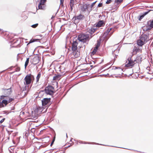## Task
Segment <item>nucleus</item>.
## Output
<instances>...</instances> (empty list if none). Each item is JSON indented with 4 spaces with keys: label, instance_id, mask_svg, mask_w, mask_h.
Returning <instances> with one entry per match:
<instances>
[{
    "label": "nucleus",
    "instance_id": "1",
    "mask_svg": "<svg viewBox=\"0 0 153 153\" xmlns=\"http://www.w3.org/2000/svg\"><path fill=\"white\" fill-rule=\"evenodd\" d=\"M92 36L89 35L87 33L81 34L78 36V39L80 42L85 43L88 41L92 37Z\"/></svg>",
    "mask_w": 153,
    "mask_h": 153
},
{
    "label": "nucleus",
    "instance_id": "2",
    "mask_svg": "<svg viewBox=\"0 0 153 153\" xmlns=\"http://www.w3.org/2000/svg\"><path fill=\"white\" fill-rule=\"evenodd\" d=\"M45 93L52 97L55 93L54 88L52 86L48 85L45 89Z\"/></svg>",
    "mask_w": 153,
    "mask_h": 153
},
{
    "label": "nucleus",
    "instance_id": "3",
    "mask_svg": "<svg viewBox=\"0 0 153 153\" xmlns=\"http://www.w3.org/2000/svg\"><path fill=\"white\" fill-rule=\"evenodd\" d=\"M2 91L4 95L0 96L1 100L4 99L5 97H8L10 94L12 92L11 88L8 89H3Z\"/></svg>",
    "mask_w": 153,
    "mask_h": 153
},
{
    "label": "nucleus",
    "instance_id": "4",
    "mask_svg": "<svg viewBox=\"0 0 153 153\" xmlns=\"http://www.w3.org/2000/svg\"><path fill=\"white\" fill-rule=\"evenodd\" d=\"M84 18V15L80 14L77 16L74 17L72 19V21L75 24H76L82 20Z\"/></svg>",
    "mask_w": 153,
    "mask_h": 153
},
{
    "label": "nucleus",
    "instance_id": "5",
    "mask_svg": "<svg viewBox=\"0 0 153 153\" xmlns=\"http://www.w3.org/2000/svg\"><path fill=\"white\" fill-rule=\"evenodd\" d=\"M88 4L84 3L80 5V9L82 12L85 13L88 10Z\"/></svg>",
    "mask_w": 153,
    "mask_h": 153
},
{
    "label": "nucleus",
    "instance_id": "6",
    "mask_svg": "<svg viewBox=\"0 0 153 153\" xmlns=\"http://www.w3.org/2000/svg\"><path fill=\"white\" fill-rule=\"evenodd\" d=\"M51 98H45L42 101V104L43 106L47 105L48 106L50 105Z\"/></svg>",
    "mask_w": 153,
    "mask_h": 153
},
{
    "label": "nucleus",
    "instance_id": "7",
    "mask_svg": "<svg viewBox=\"0 0 153 153\" xmlns=\"http://www.w3.org/2000/svg\"><path fill=\"white\" fill-rule=\"evenodd\" d=\"M128 63L125 65V67H131L133 66L135 63L134 61L132 60L131 58H128L127 59Z\"/></svg>",
    "mask_w": 153,
    "mask_h": 153
},
{
    "label": "nucleus",
    "instance_id": "8",
    "mask_svg": "<svg viewBox=\"0 0 153 153\" xmlns=\"http://www.w3.org/2000/svg\"><path fill=\"white\" fill-rule=\"evenodd\" d=\"M141 40L146 43L149 40V34H144L142 35L140 37Z\"/></svg>",
    "mask_w": 153,
    "mask_h": 153
},
{
    "label": "nucleus",
    "instance_id": "9",
    "mask_svg": "<svg viewBox=\"0 0 153 153\" xmlns=\"http://www.w3.org/2000/svg\"><path fill=\"white\" fill-rule=\"evenodd\" d=\"M26 85H29L31 83V77L30 74L27 75L24 79Z\"/></svg>",
    "mask_w": 153,
    "mask_h": 153
},
{
    "label": "nucleus",
    "instance_id": "10",
    "mask_svg": "<svg viewBox=\"0 0 153 153\" xmlns=\"http://www.w3.org/2000/svg\"><path fill=\"white\" fill-rule=\"evenodd\" d=\"M148 27L146 29V30H150L152 28H153V19L152 21H149L147 22Z\"/></svg>",
    "mask_w": 153,
    "mask_h": 153
},
{
    "label": "nucleus",
    "instance_id": "11",
    "mask_svg": "<svg viewBox=\"0 0 153 153\" xmlns=\"http://www.w3.org/2000/svg\"><path fill=\"white\" fill-rule=\"evenodd\" d=\"M39 62V58L37 57H35L32 59V63L34 65H36Z\"/></svg>",
    "mask_w": 153,
    "mask_h": 153
},
{
    "label": "nucleus",
    "instance_id": "12",
    "mask_svg": "<svg viewBox=\"0 0 153 153\" xmlns=\"http://www.w3.org/2000/svg\"><path fill=\"white\" fill-rule=\"evenodd\" d=\"M140 51H141L139 48H137L136 46H134L132 50V54L135 55L138 52Z\"/></svg>",
    "mask_w": 153,
    "mask_h": 153
},
{
    "label": "nucleus",
    "instance_id": "13",
    "mask_svg": "<svg viewBox=\"0 0 153 153\" xmlns=\"http://www.w3.org/2000/svg\"><path fill=\"white\" fill-rule=\"evenodd\" d=\"M104 25V23L103 21L100 20L97 23L96 26L97 27H99L103 26Z\"/></svg>",
    "mask_w": 153,
    "mask_h": 153
},
{
    "label": "nucleus",
    "instance_id": "14",
    "mask_svg": "<svg viewBox=\"0 0 153 153\" xmlns=\"http://www.w3.org/2000/svg\"><path fill=\"white\" fill-rule=\"evenodd\" d=\"M73 51L72 52V55H73L75 58H76L78 57L80 53L79 52L76 50L75 51Z\"/></svg>",
    "mask_w": 153,
    "mask_h": 153
},
{
    "label": "nucleus",
    "instance_id": "15",
    "mask_svg": "<svg viewBox=\"0 0 153 153\" xmlns=\"http://www.w3.org/2000/svg\"><path fill=\"white\" fill-rule=\"evenodd\" d=\"M77 43L76 41H74L72 45V50L75 51L76 50L77 48Z\"/></svg>",
    "mask_w": 153,
    "mask_h": 153
},
{
    "label": "nucleus",
    "instance_id": "16",
    "mask_svg": "<svg viewBox=\"0 0 153 153\" xmlns=\"http://www.w3.org/2000/svg\"><path fill=\"white\" fill-rule=\"evenodd\" d=\"M137 45L140 46H142L144 44H145L143 41L141 40L140 37V39L137 40Z\"/></svg>",
    "mask_w": 153,
    "mask_h": 153
},
{
    "label": "nucleus",
    "instance_id": "17",
    "mask_svg": "<svg viewBox=\"0 0 153 153\" xmlns=\"http://www.w3.org/2000/svg\"><path fill=\"white\" fill-rule=\"evenodd\" d=\"M95 31V30L94 29L91 28L89 29L88 32H87L86 33H88V34L89 35L92 36V35L94 33Z\"/></svg>",
    "mask_w": 153,
    "mask_h": 153
},
{
    "label": "nucleus",
    "instance_id": "18",
    "mask_svg": "<svg viewBox=\"0 0 153 153\" xmlns=\"http://www.w3.org/2000/svg\"><path fill=\"white\" fill-rule=\"evenodd\" d=\"M142 57L140 56H137L134 60V62H135L137 63H140L141 62Z\"/></svg>",
    "mask_w": 153,
    "mask_h": 153
},
{
    "label": "nucleus",
    "instance_id": "19",
    "mask_svg": "<svg viewBox=\"0 0 153 153\" xmlns=\"http://www.w3.org/2000/svg\"><path fill=\"white\" fill-rule=\"evenodd\" d=\"M61 76L62 75L60 74L56 75L53 76V79L54 80H58L61 78Z\"/></svg>",
    "mask_w": 153,
    "mask_h": 153
},
{
    "label": "nucleus",
    "instance_id": "20",
    "mask_svg": "<svg viewBox=\"0 0 153 153\" xmlns=\"http://www.w3.org/2000/svg\"><path fill=\"white\" fill-rule=\"evenodd\" d=\"M111 29V28H108L106 32H105V33H104L103 36H106L108 34L109 32L110 31Z\"/></svg>",
    "mask_w": 153,
    "mask_h": 153
},
{
    "label": "nucleus",
    "instance_id": "21",
    "mask_svg": "<svg viewBox=\"0 0 153 153\" xmlns=\"http://www.w3.org/2000/svg\"><path fill=\"white\" fill-rule=\"evenodd\" d=\"M38 7L39 9L44 10L45 9V6L44 5L41 4H39L38 5Z\"/></svg>",
    "mask_w": 153,
    "mask_h": 153
},
{
    "label": "nucleus",
    "instance_id": "22",
    "mask_svg": "<svg viewBox=\"0 0 153 153\" xmlns=\"http://www.w3.org/2000/svg\"><path fill=\"white\" fill-rule=\"evenodd\" d=\"M41 76V74L40 72L38 73L36 77V82H38L39 81V79L40 77Z\"/></svg>",
    "mask_w": 153,
    "mask_h": 153
},
{
    "label": "nucleus",
    "instance_id": "23",
    "mask_svg": "<svg viewBox=\"0 0 153 153\" xmlns=\"http://www.w3.org/2000/svg\"><path fill=\"white\" fill-rule=\"evenodd\" d=\"M29 61V58L28 57L27 58L25 62V68L28 65Z\"/></svg>",
    "mask_w": 153,
    "mask_h": 153
},
{
    "label": "nucleus",
    "instance_id": "24",
    "mask_svg": "<svg viewBox=\"0 0 153 153\" xmlns=\"http://www.w3.org/2000/svg\"><path fill=\"white\" fill-rule=\"evenodd\" d=\"M1 102L2 104H4L5 105L4 106H6L9 102L7 100H4V99Z\"/></svg>",
    "mask_w": 153,
    "mask_h": 153
},
{
    "label": "nucleus",
    "instance_id": "25",
    "mask_svg": "<svg viewBox=\"0 0 153 153\" xmlns=\"http://www.w3.org/2000/svg\"><path fill=\"white\" fill-rule=\"evenodd\" d=\"M123 0H115V3L117 4H119L123 2Z\"/></svg>",
    "mask_w": 153,
    "mask_h": 153
},
{
    "label": "nucleus",
    "instance_id": "26",
    "mask_svg": "<svg viewBox=\"0 0 153 153\" xmlns=\"http://www.w3.org/2000/svg\"><path fill=\"white\" fill-rule=\"evenodd\" d=\"M97 48H94L91 53V54L93 55L94 54L97 52Z\"/></svg>",
    "mask_w": 153,
    "mask_h": 153
},
{
    "label": "nucleus",
    "instance_id": "27",
    "mask_svg": "<svg viewBox=\"0 0 153 153\" xmlns=\"http://www.w3.org/2000/svg\"><path fill=\"white\" fill-rule=\"evenodd\" d=\"M45 1V0H41L39 4H41L42 5H44V3Z\"/></svg>",
    "mask_w": 153,
    "mask_h": 153
},
{
    "label": "nucleus",
    "instance_id": "28",
    "mask_svg": "<svg viewBox=\"0 0 153 153\" xmlns=\"http://www.w3.org/2000/svg\"><path fill=\"white\" fill-rule=\"evenodd\" d=\"M38 23H36L35 24L32 25L31 26L33 28H35L36 27L38 26Z\"/></svg>",
    "mask_w": 153,
    "mask_h": 153
},
{
    "label": "nucleus",
    "instance_id": "29",
    "mask_svg": "<svg viewBox=\"0 0 153 153\" xmlns=\"http://www.w3.org/2000/svg\"><path fill=\"white\" fill-rule=\"evenodd\" d=\"M70 5H71L72 6L74 5V1H70Z\"/></svg>",
    "mask_w": 153,
    "mask_h": 153
},
{
    "label": "nucleus",
    "instance_id": "30",
    "mask_svg": "<svg viewBox=\"0 0 153 153\" xmlns=\"http://www.w3.org/2000/svg\"><path fill=\"white\" fill-rule=\"evenodd\" d=\"M150 10H149L148 11L145 12L144 13H143V14L144 16H146V15H147L148 13L149 12V11Z\"/></svg>",
    "mask_w": 153,
    "mask_h": 153
},
{
    "label": "nucleus",
    "instance_id": "31",
    "mask_svg": "<svg viewBox=\"0 0 153 153\" xmlns=\"http://www.w3.org/2000/svg\"><path fill=\"white\" fill-rule=\"evenodd\" d=\"M55 137H54V138H53V139L52 142L51 143V144H50V146H52L53 145V143H54V142L55 141Z\"/></svg>",
    "mask_w": 153,
    "mask_h": 153
},
{
    "label": "nucleus",
    "instance_id": "32",
    "mask_svg": "<svg viewBox=\"0 0 153 153\" xmlns=\"http://www.w3.org/2000/svg\"><path fill=\"white\" fill-rule=\"evenodd\" d=\"M64 0H60V5L62 6L63 5V3Z\"/></svg>",
    "mask_w": 153,
    "mask_h": 153
},
{
    "label": "nucleus",
    "instance_id": "33",
    "mask_svg": "<svg viewBox=\"0 0 153 153\" xmlns=\"http://www.w3.org/2000/svg\"><path fill=\"white\" fill-rule=\"evenodd\" d=\"M144 17V16H143V14L141 15V16H140V18L139 19V20H140L142 19Z\"/></svg>",
    "mask_w": 153,
    "mask_h": 153
},
{
    "label": "nucleus",
    "instance_id": "34",
    "mask_svg": "<svg viewBox=\"0 0 153 153\" xmlns=\"http://www.w3.org/2000/svg\"><path fill=\"white\" fill-rule=\"evenodd\" d=\"M4 107V105L2 104L1 102H0V108L2 107Z\"/></svg>",
    "mask_w": 153,
    "mask_h": 153
},
{
    "label": "nucleus",
    "instance_id": "35",
    "mask_svg": "<svg viewBox=\"0 0 153 153\" xmlns=\"http://www.w3.org/2000/svg\"><path fill=\"white\" fill-rule=\"evenodd\" d=\"M20 71V68L19 67L16 68L15 69V71Z\"/></svg>",
    "mask_w": 153,
    "mask_h": 153
},
{
    "label": "nucleus",
    "instance_id": "36",
    "mask_svg": "<svg viewBox=\"0 0 153 153\" xmlns=\"http://www.w3.org/2000/svg\"><path fill=\"white\" fill-rule=\"evenodd\" d=\"M111 2V0H107V1L106 2V3L107 4H109Z\"/></svg>",
    "mask_w": 153,
    "mask_h": 153
},
{
    "label": "nucleus",
    "instance_id": "37",
    "mask_svg": "<svg viewBox=\"0 0 153 153\" xmlns=\"http://www.w3.org/2000/svg\"><path fill=\"white\" fill-rule=\"evenodd\" d=\"M37 40L38 39H33V40H30V41L29 42V43H31L34 42L36 40Z\"/></svg>",
    "mask_w": 153,
    "mask_h": 153
},
{
    "label": "nucleus",
    "instance_id": "38",
    "mask_svg": "<svg viewBox=\"0 0 153 153\" xmlns=\"http://www.w3.org/2000/svg\"><path fill=\"white\" fill-rule=\"evenodd\" d=\"M119 51V49H116V50H114V51H112V54H114V52L115 51Z\"/></svg>",
    "mask_w": 153,
    "mask_h": 153
},
{
    "label": "nucleus",
    "instance_id": "39",
    "mask_svg": "<svg viewBox=\"0 0 153 153\" xmlns=\"http://www.w3.org/2000/svg\"><path fill=\"white\" fill-rule=\"evenodd\" d=\"M96 2V1H95L93 3H92L91 4V7H92L94 5V4H95Z\"/></svg>",
    "mask_w": 153,
    "mask_h": 153
},
{
    "label": "nucleus",
    "instance_id": "40",
    "mask_svg": "<svg viewBox=\"0 0 153 153\" xmlns=\"http://www.w3.org/2000/svg\"><path fill=\"white\" fill-rule=\"evenodd\" d=\"M5 120V118H4L2 120H1V121H0V123H2L4 121V120Z\"/></svg>",
    "mask_w": 153,
    "mask_h": 153
},
{
    "label": "nucleus",
    "instance_id": "41",
    "mask_svg": "<svg viewBox=\"0 0 153 153\" xmlns=\"http://www.w3.org/2000/svg\"><path fill=\"white\" fill-rule=\"evenodd\" d=\"M102 5V3H100L98 4V6L99 7H101Z\"/></svg>",
    "mask_w": 153,
    "mask_h": 153
},
{
    "label": "nucleus",
    "instance_id": "42",
    "mask_svg": "<svg viewBox=\"0 0 153 153\" xmlns=\"http://www.w3.org/2000/svg\"><path fill=\"white\" fill-rule=\"evenodd\" d=\"M13 100V99L12 98L9 99V100L8 101V102L9 103L10 102L12 101Z\"/></svg>",
    "mask_w": 153,
    "mask_h": 153
},
{
    "label": "nucleus",
    "instance_id": "43",
    "mask_svg": "<svg viewBox=\"0 0 153 153\" xmlns=\"http://www.w3.org/2000/svg\"><path fill=\"white\" fill-rule=\"evenodd\" d=\"M82 143L84 144H90L89 143L86 142H83Z\"/></svg>",
    "mask_w": 153,
    "mask_h": 153
},
{
    "label": "nucleus",
    "instance_id": "44",
    "mask_svg": "<svg viewBox=\"0 0 153 153\" xmlns=\"http://www.w3.org/2000/svg\"><path fill=\"white\" fill-rule=\"evenodd\" d=\"M99 45H98V44H97L95 48H97V50L98 48V47H99Z\"/></svg>",
    "mask_w": 153,
    "mask_h": 153
},
{
    "label": "nucleus",
    "instance_id": "45",
    "mask_svg": "<svg viewBox=\"0 0 153 153\" xmlns=\"http://www.w3.org/2000/svg\"><path fill=\"white\" fill-rule=\"evenodd\" d=\"M74 5H73L72 6L71 5H70V7H71V10L73 9V7H74Z\"/></svg>",
    "mask_w": 153,
    "mask_h": 153
},
{
    "label": "nucleus",
    "instance_id": "46",
    "mask_svg": "<svg viewBox=\"0 0 153 153\" xmlns=\"http://www.w3.org/2000/svg\"><path fill=\"white\" fill-rule=\"evenodd\" d=\"M79 143H83V142L82 141H79Z\"/></svg>",
    "mask_w": 153,
    "mask_h": 153
},
{
    "label": "nucleus",
    "instance_id": "47",
    "mask_svg": "<svg viewBox=\"0 0 153 153\" xmlns=\"http://www.w3.org/2000/svg\"><path fill=\"white\" fill-rule=\"evenodd\" d=\"M54 16H53L51 18V19H53L54 18Z\"/></svg>",
    "mask_w": 153,
    "mask_h": 153
},
{
    "label": "nucleus",
    "instance_id": "48",
    "mask_svg": "<svg viewBox=\"0 0 153 153\" xmlns=\"http://www.w3.org/2000/svg\"><path fill=\"white\" fill-rule=\"evenodd\" d=\"M118 68L121 71H122V69H121V68Z\"/></svg>",
    "mask_w": 153,
    "mask_h": 153
},
{
    "label": "nucleus",
    "instance_id": "49",
    "mask_svg": "<svg viewBox=\"0 0 153 153\" xmlns=\"http://www.w3.org/2000/svg\"><path fill=\"white\" fill-rule=\"evenodd\" d=\"M96 144H98V145H103L102 144H99L98 143H95Z\"/></svg>",
    "mask_w": 153,
    "mask_h": 153
},
{
    "label": "nucleus",
    "instance_id": "50",
    "mask_svg": "<svg viewBox=\"0 0 153 153\" xmlns=\"http://www.w3.org/2000/svg\"><path fill=\"white\" fill-rule=\"evenodd\" d=\"M116 48L118 47V46L117 45H116Z\"/></svg>",
    "mask_w": 153,
    "mask_h": 153
},
{
    "label": "nucleus",
    "instance_id": "51",
    "mask_svg": "<svg viewBox=\"0 0 153 153\" xmlns=\"http://www.w3.org/2000/svg\"><path fill=\"white\" fill-rule=\"evenodd\" d=\"M72 139H72V138H71V140H70V142H71V141L72 142Z\"/></svg>",
    "mask_w": 153,
    "mask_h": 153
},
{
    "label": "nucleus",
    "instance_id": "52",
    "mask_svg": "<svg viewBox=\"0 0 153 153\" xmlns=\"http://www.w3.org/2000/svg\"><path fill=\"white\" fill-rule=\"evenodd\" d=\"M66 137H68V136H67V134H66Z\"/></svg>",
    "mask_w": 153,
    "mask_h": 153
},
{
    "label": "nucleus",
    "instance_id": "53",
    "mask_svg": "<svg viewBox=\"0 0 153 153\" xmlns=\"http://www.w3.org/2000/svg\"><path fill=\"white\" fill-rule=\"evenodd\" d=\"M74 1V0H70V1Z\"/></svg>",
    "mask_w": 153,
    "mask_h": 153
},
{
    "label": "nucleus",
    "instance_id": "54",
    "mask_svg": "<svg viewBox=\"0 0 153 153\" xmlns=\"http://www.w3.org/2000/svg\"><path fill=\"white\" fill-rule=\"evenodd\" d=\"M116 68V69H117V68H117V67H116V68Z\"/></svg>",
    "mask_w": 153,
    "mask_h": 153
},
{
    "label": "nucleus",
    "instance_id": "55",
    "mask_svg": "<svg viewBox=\"0 0 153 153\" xmlns=\"http://www.w3.org/2000/svg\"><path fill=\"white\" fill-rule=\"evenodd\" d=\"M1 29L0 28V31H1Z\"/></svg>",
    "mask_w": 153,
    "mask_h": 153
},
{
    "label": "nucleus",
    "instance_id": "56",
    "mask_svg": "<svg viewBox=\"0 0 153 153\" xmlns=\"http://www.w3.org/2000/svg\"><path fill=\"white\" fill-rule=\"evenodd\" d=\"M6 111H4V112H5Z\"/></svg>",
    "mask_w": 153,
    "mask_h": 153
},
{
    "label": "nucleus",
    "instance_id": "57",
    "mask_svg": "<svg viewBox=\"0 0 153 153\" xmlns=\"http://www.w3.org/2000/svg\"><path fill=\"white\" fill-rule=\"evenodd\" d=\"M114 54L115 55L116 57V55L115 54Z\"/></svg>",
    "mask_w": 153,
    "mask_h": 153
},
{
    "label": "nucleus",
    "instance_id": "58",
    "mask_svg": "<svg viewBox=\"0 0 153 153\" xmlns=\"http://www.w3.org/2000/svg\"><path fill=\"white\" fill-rule=\"evenodd\" d=\"M23 114H24V112H23Z\"/></svg>",
    "mask_w": 153,
    "mask_h": 153
},
{
    "label": "nucleus",
    "instance_id": "59",
    "mask_svg": "<svg viewBox=\"0 0 153 153\" xmlns=\"http://www.w3.org/2000/svg\"><path fill=\"white\" fill-rule=\"evenodd\" d=\"M68 147H70V146H68Z\"/></svg>",
    "mask_w": 153,
    "mask_h": 153
}]
</instances>
